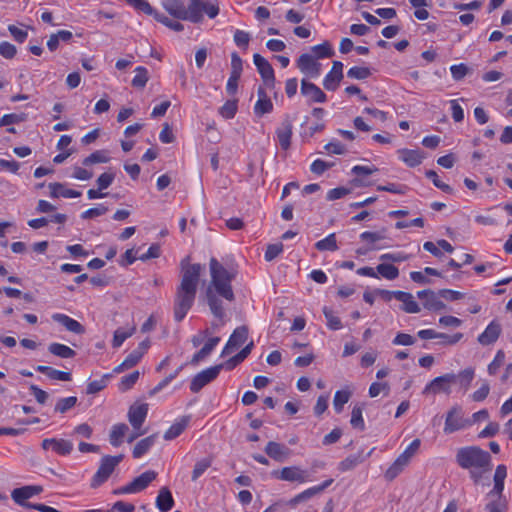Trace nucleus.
<instances>
[{
    "label": "nucleus",
    "instance_id": "obj_1",
    "mask_svg": "<svg viewBox=\"0 0 512 512\" xmlns=\"http://www.w3.org/2000/svg\"><path fill=\"white\" fill-rule=\"evenodd\" d=\"M189 260V257H185L180 263V284L176 288L173 302L174 319L177 322L182 321L193 306L200 277L204 270L203 265L191 264Z\"/></svg>",
    "mask_w": 512,
    "mask_h": 512
},
{
    "label": "nucleus",
    "instance_id": "obj_2",
    "mask_svg": "<svg viewBox=\"0 0 512 512\" xmlns=\"http://www.w3.org/2000/svg\"><path fill=\"white\" fill-rule=\"evenodd\" d=\"M209 266L211 281L206 289V299L212 314L216 318L222 319L225 312L218 296L229 302L234 301L235 295L231 286L234 274L224 268L215 258L210 259Z\"/></svg>",
    "mask_w": 512,
    "mask_h": 512
},
{
    "label": "nucleus",
    "instance_id": "obj_3",
    "mask_svg": "<svg viewBox=\"0 0 512 512\" xmlns=\"http://www.w3.org/2000/svg\"><path fill=\"white\" fill-rule=\"evenodd\" d=\"M162 5L174 18L192 23L202 22L204 13L211 19L219 14V5L216 0H189L188 6H185L182 0H164Z\"/></svg>",
    "mask_w": 512,
    "mask_h": 512
},
{
    "label": "nucleus",
    "instance_id": "obj_4",
    "mask_svg": "<svg viewBox=\"0 0 512 512\" xmlns=\"http://www.w3.org/2000/svg\"><path fill=\"white\" fill-rule=\"evenodd\" d=\"M456 462L463 469L470 470V476L478 483L482 474L490 470V454L478 446H467L457 450Z\"/></svg>",
    "mask_w": 512,
    "mask_h": 512
},
{
    "label": "nucleus",
    "instance_id": "obj_5",
    "mask_svg": "<svg viewBox=\"0 0 512 512\" xmlns=\"http://www.w3.org/2000/svg\"><path fill=\"white\" fill-rule=\"evenodd\" d=\"M471 426L472 421L465 417L463 408L460 405H454L446 413L443 431L445 434H452Z\"/></svg>",
    "mask_w": 512,
    "mask_h": 512
},
{
    "label": "nucleus",
    "instance_id": "obj_6",
    "mask_svg": "<svg viewBox=\"0 0 512 512\" xmlns=\"http://www.w3.org/2000/svg\"><path fill=\"white\" fill-rule=\"evenodd\" d=\"M123 458L124 456L122 454L117 456L106 455L102 457L100 466L91 480V488H97L106 482Z\"/></svg>",
    "mask_w": 512,
    "mask_h": 512
},
{
    "label": "nucleus",
    "instance_id": "obj_7",
    "mask_svg": "<svg viewBox=\"0 0 512 512\" xmlns=\"http://www.w3.org/2000/svg\"><path fill=\"white\" fill-rule=\"evenodd\" d=\"M456 382V374L447 373L442 376H438L431 380L423 389L424 395L445 393L449 395L451 393V385Z\"/></svg>",
    "mask_w": 512,
    "mask_h": 512
},
{
    "label": "nucleus",
    "instance_id": "obj_8",
    "mask_svg": "<svg viewBox=\"0 0 512 512\" xmlns=\"http://www.w3.org/2000/svg\"><path fill=\"white\" fill-rule=\"evenodd\" d=\"M223 367L224 364H219L196 374L191 381L190 390L194 393L199 392L205 385L217 378Z\"/></svg>",
    "mask_w": 512,
    "mask_h": 512
},
{
    "label": "nucleus",
    "instance_id": "obj_9",
    "mask_svg": "<svg viewBox=\"0 0 512 512\" xmlns=\"http://www.w3.org/2000/svg\"><path fill=\"white\" fill-rule=\"evenodd\" d=\"M272 475L279 480L304 483L309 480V473L298 466L284 467L279 471H273Z\"/></svg>",
    "mask_w": 512,
    "mask_h": 512
},
{
    "label": "nucleus",
    "instance_id": "obj_10",
    "mask_svg": "<svg viewBox=\"0 0 512 512\" xmlns=\"http://www.w3.org/2000/svg\"><path fill=\"white\" fill-rule=\"evenodd\" d=\"M253 61L264 81V84L269 88H273L275 84V76L271 64L260 54H254Z\"/></svg>",
    "mask_w": 512,
    "mask_h": 512
},
{
    "label": "nucleus",
    "instance_id": "obj_11",
    "mask_svg": "<svg viewBox=\"0 0 512 512\" xmlns=\"http://www.w3.org/2000/svg\"><path fill=\"white\" fill-rule=\"evenodd\" d=\"M293 134V124L289 115H286L281 125L276 129V136L280 147L288 150L291 146V138Z\"/></svg>",
    "mask_w": 512,
    "mask_h": 512
},
{
    "label": "nucleus",
    "instance_id": "obj_12",
    "mask_svg": "<svg viewBox=\"0 0 512 512\" xmlns=\"http://www.w3.org/2000/svg\"><path fill=\"white\" fill-rule=\"evenodd\" d=\"M248 337V328L245 325L237 327L231 334L228 342L226 343L222 355H228L233 350L244 344Z\"/></svg>",
    "mask_w": 512,
    "mask_h": 512
},
{
    "label": "nucleus",
    "instance_id": "obj_13",
    "mask_svg": "<svg viewBox=\"0 0 512 512\" xmlns=\"http://www.w3.org/2000/svg\"><path fill=\"white\" fill-rule=\"evenodd\" d=\"M148 414V404H133L128 411V420L134 430H139Z\"/></svg>",
    "mask_w": 512,
    "mask_h": 512
},
{
    "label": "nucleus",
    "instance_id": "obj_14",
    "mask_svg": "<svg viewBox=\"0 0 512 512\" xmlns=\"http://www.w3.org/2000/svg\"><path fill=\"white\" fill-rule=\"evenodd\" d=\"M42 491V486L28 485L14 489L11 493V497L17 504L27 507L28 503L25 501L34 495L40 494Z\"/></svg>",
    "mask_w": 512,
    "mask_h": 512
},
{
    "label": "nucleus",
    "instance_id": "obj_15",
    "mask_svg": "<svg viewBox=\"0 0 512 512\" xmlns=\"http://www.w3.org/2000/svg\"><path fill=\"white\" fill-rule=\"evenodd\" d=\"M419 299L423 300V305L426 309L433 311H441L446 308V305L439 299V292L427 289L417 293Z\"/></svg>",
    "mask_w": 512,
    "mask_h": 512
},
{
    "label": "nucleus",
    "instance_id": "obj_16",
    "mask_svg": "<svg viewBox=\"0 0 512 512\" xmlns=\"http://www.w3.org/2000/svg\"><path fill=\"white\" fill-rule=\"evenodd\" d=\"M297 66L302 73L311 77H317L320 74V63H318L315 58L308 53L300 55L297 60Z\"/></svg>",
    "mask_w": 512,
    "mask_h": 512
},
{
    "label": "nucleus",
    "instance_id": "obj_17",
    "mask_svg": "<svg viewBox=\"0 0 512 512\" xmlns=\"http://www.w3.org/2000/svg\"><path fill=\"white\" fill-rule=\"evenodd\" d=\"M502 328L500 323L497 320H493L484 330L483 333H481L478 336V342L481 345L487 346L490 344H493L497 341L501 334Z\"/></svg>",
    "mask_w": 512,
    "mask_h": 512
},
{
    "label": "nucleus",
    "instance_id": "obj_18",
    "mask_svg": "<svg viewBox=\"0 0 512 512\" xmlns=\"http://www.w3.org/2000/svg\"><path fill=\"white\" fill-rule=\"evenodd\" d=\"M301 93L308 97L311 102L323 103L326 101V94L314 83L305 79L301 81Z\"/></svg>",
    "mask_w": 512,
    "mask_h": 512
},
{
    "label": "nucleus",
    "instance_id": "obj_19",
    "mask_svg": "<svg viewBox=\"0 0 512 512\" xmlns=\"http://www.w3.org/2000/svg\"><path fill=\"white\" fill-rule=\"evenodd\" d=\"M265 452L270 458L278 462H283L290 455V449L287 446L274 441L267 443Z\"/></svg>",
    "mask_w": 512,
    "mask_h": 512
},
{
    "label": "nucleus",
    "instance_id": "obj_20",
    "mask_svg": "<svg viewBox=\"0 0 512 512\" xmlns=\"http://www.w3.org/2000/svg\"><path fill=\"white\" fill-rule=\"evenodd\" d=\"M332 483H333V479H328L318 486L308 488L307 490L301 492L300 494H298L294 498H292L290 501L291 505L295 506L303 501H306V500L314 497L317 494H320L327 487H329Z\"/></svg>",
    "mask_w": 512,
    "mask_h": 512
},
{
    "label": "nucleus",
    "instance_id": "obj_21",
    "mask_svg": "<svg viewBox=\"0 0 512 512\" xmlns=\"http://www.w3.org/2000/svg\"><path fill=\"white\" fill-rule=\"evenodd\" d=\"M52 319L55 322L64 326L68 331L73 332L75 334H83L85 332V328L80 322L65 314H53Z\"/></svg>",
    "mask_w": 512,
    "mask_h": 512
},
{
    "label": "nucleus",
    "instance_id": "obj_22",
    "mask_svg": "<svg viewBox=\"0 0 512 512\" xmlns=\"http://www.w3.org/2000/svg\"><path fill=\"white\" fill-rule=\"evenodd\" d=\"M257 93L259 99L254 106V113L256 116L262 117L263 115L273 111V103L262 87L258 88Z\"/></svg>",
    "mask_w": 512,
    "mask_h": 512
},
{
    "label": "nucleus",
    "instance_id": "obj_23",
    "mask_svg": "<svg viewBox=\"0 0 512 512\" xmlns=\"http://www.w3.org/2000/svg\"><path fill=\"white\" fill-rule=\"evenodd\" d=\"M157 477V473L153 470H148L136 477L132 482H130V488L133 493H138L146 489L151 482H153Z\"/></svg>",
    "mask_w": 512,
    "mask_h": 512
},
{
    "label": "nucleus",
    "instance_id": "obj_24",
    "mask_svg": "<svg viewBox=\"0 0 512 512\" xmlns=\"http://www.w3.org/2000/svg\"><path fill=\"white\" fill-rule=\"evenodd\" d=\"M156 506L161 512H168L174 506V499L167 487H162L156 498Z\"/></svg>",
    "mask_w": 512,
    "mask_h": 512
},
{
    "label": "nucleus",
    "instance_id": "obj_25",
    "mask_svg": "<svg viewBox=\"0 0 512 512\" xmlns=\"http://www.w3.org/2000/svg\"><path fill=\"white\" fill-rule=\"evenodd\" d=\"M49 188L51 190L50 195L53 198L64 197V198H77L81 196V192L65 188L61 183H50Z\"/></svg>",
    "mask_w": 512,
    "mask_h": 512
},
{
    "label": "nucleus",
    "instance_id": "obj_26",
    "mask_svg": "<svg viewBox=\"0 0 512 512\" xmlns=\"http://www.w3.org/2000/svg\"><path fill=\"white\" fill-rule=\"evenodd\" d=\"M396 299L403 303L402 310L405 312L418 313L420 311V307L414 300V297L411 293L398 291V293H396Z\"/></svg>",
    "mask_w": 512,
    "mask_h": 512
},
{
    "label": "nucleus",
    "instance_id": "obj_27",
    "mask_svg": "<svg viewBox=\"0 0 512 512\" xmlns=\"http://www.w3.org/2000/svg\"><path fill=\"white\" fill-rule=\"evenodd\" d=\"M189 421L190 416L181 417L164 433V439L169 441L177 438L186 429Z\"/></svg>",
    "mask_w": 512,
    "mask_h": 512
},
{
    "label": "nucleus",
    "instance_id": "obj_28",
    "mask_svg": "<svg viewBox=\"0 0 512 512\" xmlns=\"http://www.w3.org/2000/svg\"><path fill=\"white\" fill-rule=\"evenodd\" d=\"M398 153L400 155V159L409 167L418 166L424 158L419 150L401 149Z\"/></svg>",
    "mask_w": 512,
    "mask_h": 512
},
{
    "label": "nucleus",
    "instance_id": "obj_29",
    "mask_svg": "<svg viewBox=\"0 0 512 512\" xmlns=\"http://www.w3.org/2000/svg\"><path fill=\"white\" fill-rule=\"evenodd\" d=\"M36 371L45 374L48 378L52 380L70 381L72 379L71 373L59 371L45 365H38L36 367Z\"/></svg>",
    "mask_w": 512,
    "mask_h": 512
},
{
    "label": "nucleus",
    "instance_id": "obj_30",
    "mask_svg": "<svg viewBox=\"0 0 512 512\" xmlns=\"http://www.w3.org/2000/svg\"><path fill=\"white\" fill-rule=\"evenodd\" d=\"M507 476V468L501 464L496 467L494 474V488L490 494L501 495L504 489V480Z\"/></svg>",
    "mask_w": 512,
    "mask_h": 512
},
{
    "label": "nucleus",
    "instance_id": "obj_31",
    "mask_svg": "<svg viewBox=\"0 0 512 512\" xmlns=\"http://www.w3.org/2000/svg\"><path fill=\"white\" fill-rule=\"evenodd\" d=\"M156 438L157 435L153 434L140 440L133 449V457L136 459L142 457L154 445Z\"/></svg>",
    "mask_w": 512,
    "mask_h": 512
},
{
    "label": "nucleus",
    "instance_id": "obj_32",
    "mask_svg": "<svg viewBox=\"0 0 512 512\" xmlns=\"http://www.w3.org/2000/svg\"><path fill=\"white\" fill-rule=\"evenodd\" d=\"M474 376H475V370L472 367L466 368V369L462 370L459 374H456V382L455 383L459 384L460 390H463L464 392H466L469 389L470 384H471L472 380L474 379Z\"/></svg>",
    "mask_w": 512,
    "mask_h": 512
},
{
    "label": "nucleus",
    "instance_id": "obj_33",
    "mask_svg": "<svg viewBox=\"0 0 512 512\" xmlns=\"http://www.w3.org/2000/svg\"><path fill=\"white\" fill-rule=\"evenodd\" d=\"M129 430L128 426L124 423L116 424L112 427L109 440L114 447H118L122 444V439Z\"/></svg>",
    "mask_w": 512,
    "mask_h": 512
},
{
    "label": "nucleus",
    "instance_id": "obj_34",
    "mask_svg": "<svg viewBox=\"0 0 512 512\" xmlns=\"http://www.w3.org/2000/svg\"><path fill=\"white\" fill-rule=\"evenodd\" d=\"M48 351L63 359L73 358L76 355L73 349L60 343H51L48 347Z\"/></svg>",
    "mask_w": 512,
    "mask_h": 512
},
{
    "label": "nucleus",
    "instance_id": "obj_35",
    "mask_svg": "<svg viewBox=\"0 0 512 512\" xmlns=\"http://www.w3.org/2000/svg\"><path fill=\"white\" fill-rule=\"evenodd\" d=\"M386 233L387 230L385 228L375 232L365 231L360 234V239L366 242L369 246H375V243L378 241L386 239Z\"/></svg>",
    "mask_w": 512,
    "mask_h": 512
},
{
    "label": "nucleus",
    "instance_id": "obj_36",
    "mask_svg": "<svg viewBox=\"0 0 512 512\" xmlns=\"http://www.w3.org/2000/svg\"><path fill=\"white\" fill-rule=\"evenodd\" d=\"M109 160L110 158L106 150H97L90 154L88 157L84 158L82 164L84 166H91L97 163H107Z\"/></svg>",
    "mask_w": 512,
    "mask_h": 512
},
{
    "label": "nucleus",
    "instance_id": "obj_37",
    "mask_svg": "<svg viewBox=\"0 0 512 512\" xmlns=\"http://www.w3.org/2000/svg\"><path fill=\"white\" fill-rule=\"evenodd\" d=\"M315 248L318 251H336V250H338L335 233H331L324 239L316 242Z\"/></svg>",
    "mask_w": 512,
    "mask_h": 512
},
{
    "label": "nucleus",
    "instance_id": "obj_38",
    "mask_svg": "<svg viewBox=\"0 0 512 512\" xmlns=\"http://www.w3.org/2000/svg\"><path fill=\"white\" fill-rule=\"evenodd\" d=\"M212 465V458L211 457H205L199 461H197L194 465L191 480L196 481L198 478H200L208 468H210Z\"/></svg>",
    "mask_w": 512,
    "mask_h": 512
},
{
    "label": "nucleus",
    "instance_id": "obj_39",
    "mask_svg": "<svg viewBox=\"0 0 512 512\" xmlns=\"http://www.w3.org/2000/svg\"><path fill=\"white\" fill-rule=\"evenodd\" d=\"M376 269L378 274L388 280H394L399 276L398 268L392 264L381 263Z\"/></svg>",
    "mask_w": 512,
    "mask_h": 512
},
{
    "label": "nucleus",
    "instance_id": "obj_40",
    "mask_svg": "<svg viewBox=\"0 0 512 512\" xmlns=\"http://www.w3.org/2000/svg\"><path fill=\"white\" fill-rule=\"evenodd\" d=\"M254 344L253 342H250L247 344L238 354L230 358L226 363L225 366L228 369L234 368L237 364L242 362L252 351Z\"/></svg>",
    "mask_w": 512,
    "mask_h": 512
},
{
    "label": "nucleus",
    "instance_id": "obj_41",
    "mask_svg": "<svg viewBox=\"0 0 512 512\" xmlns=\"http://www.w3.org/2000/svg\"><path fill=\"white\" fill-rule=\"evenodd\" d=\"M135 71L136 75L132 79V86L143 89L149 80L148 71L142 66L137 67Z\"/></svg>",
    "mask_w": 512,
    "mask_h": 512
},
{
    "label": "nucleus",
    "instance_id": "obj_42",
    "mask_svg": "<svg viewBox=\"0 0 512 512\" xmlns=\"http://www.w3.org/2000/svg\"><path fill=\"white\" fill-rule=\"evenodd\" d=\"M351 392L348 390H339L334 395L333 405L337 413L343 410L344 405L349 401Z\"/></svg>",
    "mask_w": 512,
    "mask_h": 512
},
{
    "label": "nucleus",
    "instance_id": "obj_43",
    "mask_svg": "<svg viewBox=\"0 0 512 512\" xmlns=\"http://www.w3.org/2000/svg\"><path fill=\"white\" fill-rule=\"evenodd\" d=\"M135 331H136V326H132L127 331H124L123 329H117L114 332L112 346L114 348L120 347L127 338L131 337L135 333Z\"/></svg>",
    "mask_w": 512,
    "mask_h": 512
},
{
    "label": "nucleus",
    "instance_id": "obj_44",
    "mask_svg": "<svg viewBox=\"0 0 512 512\" xmlns=\"http://www.w3.org/2000/svg\"><path fill=\"white\" fill-rule=\"evenodd\" d=\"M407 465V463L398 457L394 463L386 470L385 478L389 481L395 479Z\"/></svg>",
    "mask_w": 512,
    "mask_h": 512
},
{
    "label": "nucleus",
    "instance_id": "obj_45",
    "mask_svg": "<svg viewBox=\"0 0 512 512\" xmlns=\"http://www.w3.org/2000/svg\"><path fill=\"white\" fill-rule=\"evenodd\" d=\"M363 407L356 405L353 407L351 412V420L350 423L353 428L364 430L365 423L362 417Z\"/></svg>",
    "mask_w": 512,
    "mask_h": 512
},
{
    "label": "nucleus",
    "instance_id": "obj_46",
    "mask_svg": "<svg viewBox=\"0 0 512 512\" xmlns=\"http://www.w3.org/2000/svg\"><path fill=\"white\" fill-rule=\"evenodd\" d=\"M52 450L59 455H69L73 450V444L72 442L65 439L54 438V445Z\"/></svg>",
    "mask_w": 512,
    "mask_h": 512
},
{
    "label": "nucleus",
    "instance_id": "obj_47",
    "mask_svg": "<svg viewBox=\"0 0 512 512\" xmlns=\"http://www.w3.org/2000/svg\"><path fill=\"white\" fill-rule=\"evenodd\" d=\"M154 19L156 21L162 23L166 27L170 28L173 31L180 32L184 29V26L182 23H180L179 21L172 20L169 17H167L164 14H161L159 12L157 14H155Z\"/></svg>",
    "mask_w": 512,
    "mask_h": 512
},
{
    "label": "nucleus",
    "instance_id": "obj_48",
    "mask_svg": "<svg viewBox=\"0 0 512 512\" xmlns=\"http://www.w3.org/2000/svg\"><path fill=\"white\" fill-rule=\"evenodd\" d=\"M77 403V397L70 396L66 398H61L57 401L55 405V412L64 414L71 408H73Z\"/></svg>",
    "mask_w": 512,
    "mask_h": 512
},
{
    "label": "nucleus",
    "instance_id": "obj_49",
    "mask_svg": "<svg viewBox=\"0 0 512 512\" xmlns=\"http://www.w3.org/2000/svg\"><path fill=\"white\" fill-rule=\"evenodd\" d=\"M507 502L501 495H498V499L495 501H491L486 504L485 509L487 512H506L507 511Z\"/></svg>",
    "mask_w": 512,
    "mask_h": 512
},
{
    "label": "nucleus",
    "instance_id": "obj_50",
    "mask_svg": "<svg viewBox=\"0 0 512 512\" xmlns=\"http://www.w3.org/2000/svg\"><path fill=\"white\" fill-rule=\"evenodd\" d=\"M420 440L415 439L413 440L410 445L404 450L403 453H401L398 457L401 458L405 463H409L411 458L417 453L419 447H420Z\"/></svg>",
    "mask_w": 512,
    "mask_h": 512
},
{
    "label": "nucleus",
    "instance_id": "obj_51",
    "mask_svg": "<svg viewBox=\"0 0 512 512\" xmlns=\"http://www.w3.org/2000/svg\"><path fill=\"white\" fill-rule=\"evenodd\" d=\"M139 379V372L134 371L129 375H126L122 377L120 383H119V390L122 392H125L133 387V385L137 382Z\"/></svg>",
    "mask_w": 512,
    "mask_h": 512
},
{
    "label": "nucleus",
    "instance_id": "obj_52",
    "mask_svg": "<svg viewBox=\"0 0 512 512\" xmlns=\"http://www.w3.org/2000/svg\"><path fill=\"white\" fill-rule=\"evenodd\" d=\"M237 112V100H228L220 108L219 113L226 119H231Z\"/></svg>",
    "mask_w": 512,
    "mask_h": 512
},
{
    "label": "nucleus",
    "instance_id": "obj_53",
    "mask_svg": "<svg viewBox=\"0 0 512 512\" xmlns=\"http://www.w3.org/2000/svg\"><path fill=\"white\" fill-rule=\"evenodd\" d=\"M371 75L370 69L367 67L354 66L347 72V76L352 79L363 80Z\"/></svg>",
    "mask_w": 512,
    "mask_h": 512
},
{
    "label": "nucleus",
    "instance_id": "obj_54",
    "mask_svg": "<svg viewBox=\"0 0 512 512\" xmlns=\"http://www.w3.org/2000/svg\"><path fill=\"white\" fill-rule=\"evenodd\" d=\"M109 375L103 376L100 380H94L88 383L86 393L96 394L103 390L107 385V379Z\"/></svg>",
    "mask_w": 512,
    "mask_h": 512
},
{
    "label": "nucleus",
    "instance_id": "obj_55",
    "mask_svg": "<svg viewBox=\"0 0 512 512\" xmlns=\"http://www.w3.org/2000/svg\"><path fill=\"white\" fill-rule=\"evenodd\" d=\"M323 313L327 320V325L332 330H339L342 327L341 320L333 314V312L328 308H323Z\"/></svg>",
    "mask_w": 512,
    "mask_h": 512
},
{
    "label": "nucleus",
    "instance_id": "obj_56",
    "mask_svg": "<svg viewBox=\"0 0 512 512\" xmlns=\"http://www.w3.org/2000/svg\"><path fill=\"white\" fill-rule=\"evenodd\" d=\"M426 177L429 178L430 180H432L433 184L437 188L441 189L443 192L448 193V194L452 193L453 189L448 184H445L444 182H442L438 178V175L434 170H428L426 172Z\"/></svg>",
    "mask_w": 512,
    "mask_h": 512
},
{
    "label": "nucleus",
    "instance_id": "obj_57",
    "mask_svg": "<svg viewBox=\"0 0 512 512\" xmlns=\"http://www.w3.org/2000/svg\"><path fill=\"white\" fill-rule=\"evenodd\" d=\"M377 190L394 194H405L408 190V187L403 184L388 183L387 185H378Z\"/></svg>",
    "mask_w": 512,
    "mask_h": 512
},
{
    "label": "nucleus",
    "instance_id": "obj_58",
    "mask_svg": "<svg viewBox=\"0 0 512 512\" xmlns=\"http://www.w3.org/2000/svg\"><path fill=\"white\" fill-rule=\"evenodd\" d=\"M343 78L330 71L324 78L323 86L329 91H335Z\"/></svg>",
    "mask_w": 512,
    "mask_h": 512
},
{
    "label": "nucleus",
    "instance_id": "obj_59",
    "mask_svg": "<svg viewBox=\"0 0 512 512\" xmlns=\"http://www.w3.org/2000/svg\"><path fill=\"white\" fill-rule=\"evenodd\" d=\"M312 50L315 52L317 58H328L332 57L334 54V51L328 42L316 45L312 48Z\"/></svg>",
    "mask_w": 512,
    "mask_h": 512
},
{
    "label": "nucleus",
    "instance_id": "obj_60",
    "mask_svg": "<svg viewBox=\"0 0 512 512\" xmlns=\"http://www.w3.org/2000/svg\"><path fill=\"white\" fill-rule=\"evenodd\" d=\"M250 39H251L250 34L243 30L238 29L234 33V41H235L236 45L243 49H247Z\"/></svg>",
    "mask_w": 512,
    "mask_h": 512
},
{
    "label": "nucleus",
    "instance_id": "obj_61",
    "mask_svg": "<svg viewBox=\"0 0 512 512\" xmlns=\"http://www.w3.org/2000/svg\"><path fill=\"white\" fill-rule=\"evenodd\" d=\"M490 392V386H489V383L484 380L482 382V385L481 387L476 390L472 395H471V398L474 402H481L483 400H485L488 396Z\"/></svg>",
    "mask_w": 512,
    "mask_h": 512
},
{
    "label": "nucleus",
    "instance_id": "obj_62",
    "mask_svg": "<svg viewBox=\"0 0 512 512\" xmlns=\"http://www.w3.org/2000/svg\"><path fill=\"white\" fill-rule=\"evenodd\" d=\"M504 359H505V354L502 350H499L495 357H494V360L489 364L488 366V373L490 375H495L498 371V369L502 366V364L504 363Z\"/></svg>",
    "mask_w": 512,
    "mask_h": 512
},
{
    "label": "nucleus",
    "instance_id": "obj_63",
    "mask_svg": "<svg viewBox=\"0 0 512 512\" xmlns=\"http://www.w3.org/2000/svg\"><path fill=\"white\" fill-rule=\"evenodd\" d=\"M114 179H115L114 173H111V172L102 173L97 178V181H96L97 185H98V189L100 191L107 189L113 183Z\"/></svg>",
    "mask_w": 512,
    "mask_h": 512
},
{
    "label": "nucleus",
    "instance_id": "obj_64",
    "mask_svg": "<svg viewBox=\"0 0 512 512\" xmlns=\"http://www.w3.org/2000/svg\"><path fill=\"white\" fill-rule=\"evenodd\" d=\"M450 71L454 80H462L469 72V68L464 63L452 65Z\"/></svg>",
    "mask_w": 512,
    "mask_h": 512
}]
</instances>
